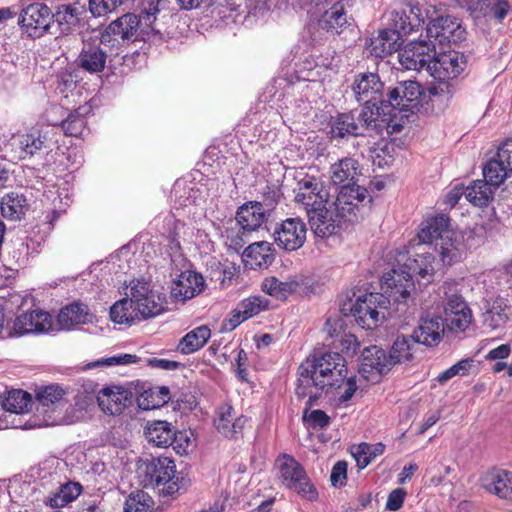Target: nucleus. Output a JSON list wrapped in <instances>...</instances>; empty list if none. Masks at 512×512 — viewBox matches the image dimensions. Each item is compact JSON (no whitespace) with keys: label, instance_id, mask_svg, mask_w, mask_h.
<instances>
[{"label":"nucleus","instance_id":"f3484780","mask_svg":"<svg viewBox=\"0 0 512 512\" xmlns=\"http://www.w3.org/2000/svg\"><path fill=\"white\" fill-rule=\"evenodd\" d=\"M132 303L136 306L141 319L158 315L163 311V302L158 293L151 289L149 282L137 280L131 286Z\"/></svg>","mask_w":512,"mask_h":512},{"label":"nucleus","instance_id":"37998d69","mask_svg":"<svg viewBox=\"0 0 512 512\" xmlns=\"http://www.w3.org/2000/svg\"><path fill=\"white\" fill-rule=\"evenodd\" d=\"M490 482L487 489L493 494L503 499H509L512 496V472L507 470H493L489 474Z\"/></svg>","mask_w":512,"mask_h":512},{"label":"nucleus","instance_id":"0e129e2a","mask_svg":"<svg viewBox=\"0 0 512 512\" xmlns=\"http://www.w3.org/2000/svg\"><path fill=\"white\" fill-rule=\"evenodd\" d=\"M496 157L503 163L509 172H512V140L503 142L496 153Z\"/></svg>","mask_w":512,"mask_h":512},{"label":"nucleus","instance_id":"7c9ffc66","mask_svg":"<svg viewBox=\"0 0 512 512\" xmlns=\"http://www.w3.org/2000/svg\"><path fill=\"white\" fill-rule=\"evenodd\" d=\"M470 13L479 16H492L501 21L511 11L509 0H463Z\"/></svg>","mask_w":512,"mask_h":512},{"label":"nucleus","instance_id":"b1692460","mask_svg":"<svg viewBox=\"0 0 512 512\" xmlns=\"http://www.w3.org/2000/svg\"><path fill=\"white\" fill-rule=\"evenodd\" d=\"M10 145L14 156L20 160L31 158L38 151L50 147L47 135L39 131L14 136Z\"/></svg>","mask_w":512,"mask_h":512},{"label":"nucleus","instance_id":"8fccbe9b","mask_svg":"<svg viewBox=\"0 0 512 512\" xmlns=\"http://www.w3.org/2000/svg\"><path fill=\"white\" fill-rule=\"evenodd\" d=\"M508 173L509 170L506 169L496 156L490 159L483 167L484 180L493 185L494 188L499 187L504 182Z\"/></svg>","mask_w":512,"mask_h":512},{"label":"nucleus","instance_id":"f03ea898","mask_svg":"<svg viewBox=\"0 0 512 512\" xmlns=\"http://www.w3.org/2000/svg\"><path fill=\"white\" fill-rule=\"evenodd\" d=\"M298 374L295 393L298 398L308 397L307 409H310L323 392L341 386L347 375L346 361L338 352L315 355L300 365Z\"/></svg>","mask_w":512,"mask_h":512},{"label":"nucleus","instance_id":"a211bd4d","mask_svg":"<svg viewBox=\"0 0 512 512\" xmlns=\"http://www.w3.org/2000/svg\"><path fill=\"white\" fill-rule=\"evenodd\" d=\"M295 201L303 205L308 214L310 209L321 208L327 205L328 192L318 178L305 176L297 182Z\"/></svg>","mask_w":512,"mask_h":512},{"label":"nucleus","instance_id":"6e6d98bb","mask_svg":"<svg viewBox=\"0 0 512 512\" xmlns=\"http://www.w3.org/2000/svg\"><path fill=\"white\" fill-rule=\"evenodd\" d=\"M86 128V120L82 113L78 110L70 113L68 117L62 121V129L66 135L80 137Z\"/></svg>","mask_w":512,"mask_h":512},{"label":"nucleus","instance_id":"c756f323","mask_svg":"<svg viewBox=\"0 0 512 512\" xmlns=\"http://www.w3.org/2000/svg\"><path fill=\"white\" fill-rule=\"evenodd\" d=\"M511 307L508 300L502 297L489 302L483 313V326L491 331L502 330L510 320Z\"/></svg>","mask_w":512,"mask_h":512},{"label":"nucleus","instance_id":"4468645a","mask_svg":"<svg viewBox=\"0 0 512 512\" xmlns=\"http://www.w3.org/2000/svg\"><path fill=\"white\" fill-rule=\"evenodd\" d=\"M51 9L42 3H32L24 7L18 19L21 29L32 38L41 37L53 22Z\"/></svg>","mask_w":512,"mask_h":512},{"label":"nucleus","instance_id":"a18cd8bd","mask_svg":"<svg viewBox=\"0 0 512 512\" xmlns=\"http://www.w3.org/2000/svg\"><path fill=\"white\" fill-rule=\"evenodd\" d=\"M416 343H413L411 336L400 335L394 340L389 351V361L394 367L397 364L410 362L413 359V349Z\"/></svg>","mask_w":512,"mask_h":512},{"label":"nucleus","instance_id":"dca6fc26","mask_svg":"<svg viewBox=\"0 0 512 512\" xmlns=\"http://www.w3.org/2000/svg\"><path fill=\"white\" fill-rule=\"evenodd\" d=\"M96 398L100 409L109 415H119L131 403V393L121 387L103 388L96 396L87 394L82 408H87Z\"/></svg>","mask_w":512,"mask_h":512},{"label":"nucleus","instance_id":"423d86ee","mask_svg":"<svg viewBox=\"0 0 512 512\" xmlns=\"http://www.w3.org/2000/svg\"><path fill=\"white\" fill-rule=\"evenodd\" d=\"M138 474L144 487L158 488L165 495H173L180 488L176 478V465L167 457L146 460L139 466Z\"/></svg>","mask_w":512,"mask_h":512},{"label":"nucleus","instance_id":"393cba45","mask_svg":"<svg viewBox=\"0 0 512 512\" xmlns=\"http://www.w3.org/2000/svg\"><path fill=\"white\" fill-rule=\"evenodd\" d=\"M52 327V318L48 312L34 310L19 315L13 323L14 335L47 332Z\"/></svg>","mask_w":512,"mask_h":512},{"label":"nucleus","instance_id":"09e8293b","mask_svg":"<svg viewBox=\"0 0 512 512\" xmlns=\"http://www.w3.org/2000/svg\"><path fill=\"white\" fill-rule=\"evenodd\" d=\"M407 6L412 23L416 28L424 24L426 20L432 21L438 16L437 7L425 1L410 2Z\"/></svg>","mask_w":512,"mask_h":512},{"label":"nucleus","instance_id":"e433bc0d","mask_svg":"<svg viewBox=\"0 0 512 512\" xmlns=\"http://www.w3.org/2000/svg\"><path fill=\"white\" fill-rule=\"evenodd\" d=\"M363 357V370H375L379 374H386L393 366L389 361V354L378 346L366 347L362 352Z\"/></svg>","mask_w":512,"mask_h":512},{"label":"nucleus","instance_id":"f8f14e48","mask_svg":"<svg viewBox=\"0 0 512 512\" xmlns=\"http://www.w3.org/2000/svg\"><path fill=\"white\" fill-rule=\"evenodd\" d=\"M435 55V43L427 38L409 42L399 51L398 59L406 70L426 71L429 74Z\"/></svg>","mask_w":512,"mask_h":512},{"label":"nucleus","instance_id":"338daca9","mask_svg":"<svg viewBox=\"0 0 512 512\" xmlns=\"http://www.w3.org/2000/svg\"><path fill=\"white\" fill-rule=\"evenodd\" d=\"M138 361V357L132 354H120L117 356H112L108 358H104L98 361V364L114 366V365H126L131 363H136Z\"/></svg>","mask_w":512,"mask_h":512},{"label":"nucleus","instance_id":"473e14b6","mask_svg":"<svg viewBox=\"0 0 512 512\" xmlns=\"http://www.w3.org/2000/svg\"><path fill=\"white\" fill-rule=\"evenodd\" d=\"M403 40L397 30H381L377 37L370 40V53L377 58H384L394 52L400 51L399 48Z\"/></svg>","mask_w":512,"mask_h":512},{"label":"nucleus","instance_id":"bb28decb","mask_svg":"<svg viewBox=\"0 0 512 512\" xmlns=\"http://www.w3.org/2000/svg\"><path fill=\"white\" fill-rule=\"evenodd\" d=\"M269 216L270 211L262 203L254 201L238 208L236 221L243 231L252 232L259 229Z\"/></svg>","mask_w":512,"mask_h":512},{"label":"nucleus","instance_id":"bf43d9fd","mask_svg":"<svg viewBox=\"0 0 512 512\" xmlns=\"http://www.w3.org/2000/svg\"><path fill=\"white\" fill-rule=\"evenodd\" d=\"M121 0H89V10L94 17H100L113 11Z\"/></svg>","mask_w":512,"mask_h":512},{"label":"nucleus","instance_id":"9d476101","mask_svg":"<svg viewBox=\"0 0 512 512\" xmlns=\"http://www.w3.org/2000/svg\"><path fill=\"white\" fill-rule=\"evenodd\" d=\"M65 391L58 384H51L39 388L37 391L38 414L43 416L45 426H55L67 423L64 410L67 402L64 399Z\"/></svg>","mask_w":512,"mask_h":512},{"label":"nucleus","instance_id":"79ce46f5","mask_svg":"<svg viewBox=\"0 0 512 512\" xmlns=\"http://www.w3.org/2000/svg\"><path fill=\"white\" fill-rule=\"evenodd\" d=\"M318 23L323 30L340 33V29L348 24L344 6L339 2L333 4L321 15Z\"/></svg>","mask_w":512,"mask_h":512},{"label":"nucleus","instance_id":"1a4fd4ad","mask_svg":"<svg viewBox=\"0 0 512 512\" xmlns=\"http://www.w3.org/2000/svg\"><path fill=\"white\" fill-rule=\"evenodd\" d=\"M352 96L364 107L375 108L374 112H385L386 100H383L384 84L375 72L357 73L350 86Z\"/></svg>","mask_w":512,"mask_h":512},{"label":"nucleus","instance_id":"ddd939ff","mask_svg":"<svg viewBox=\"0 0 512 512\" xmlns=\"http://www.w3.org/2000/svg\"><path fill=\"white\" fill-rule=\"evenodd\" d=\"M466 31L457 18L437 16L426 28V38L441 47L458 44L465 39Z\"/></svg>","mask_w":512,"mask_h":512},{"label":"nucleus","instance_id":"c85d7f7f","mask_svg":"<svg viewBox=\"0 0 512 512\" xmlns=\"http://www.w3.org/2000/svg\"><path fill=\"white\" fill-rule=\"evenodd\" d=\"M93 321V314L88 306L82 302H72L61 308L57 323L61 329L70 330L78 325H84Z\"/></svg>","mask_w":512,"mask_h":512},{"label":"nucleus","instance_id":"ea45409f","mask_svg":"<svg viewBox=\"0 0 512 512\" xmlns=\"http://www.w3.org/2000/svg\"><path fill=\"white\" fill-rule=\"evenodd\" d=\"M269 300L261 296H251L242 300L234 310L235 324L239 325L244 320L259 314L268 308Z\"/></svg>","mask_w":512,"mask_h":512},{"label":"nucleus","instance_id":"69168bd1","mask_svg":"<svg viewBox=\"0 0 512 512\" xmlns=\"http://www.w3.org/2000/svg\"><path fill=\"white\" fill-rule=\"evenodd\" d=\"M406 491L403 488H397L391 491L386 502V509L396 511L400 509L404 503Z\"/></svg>","mask_w":512,"mask_h":512},{"label":"nucleus","instance_id":"58836bf2","mask_svg":"<svg viewBox=\"0 0 512 512\" xmlns=\"http://www.w3.org/2000/svg\"><path fill=\"white\" fill-rule=\"evenodd\" d=\"M495 189L486 180H476L465 188V198L474 206L484 207L493 199Z\"/></svg>","mask_w":512,"mask_h":512},{"label":"nucleus","instance_id":"7ed1b4c3","mask_svg":"<svg viewBox=\"0 0 512 512\" xmlns=\"http://www.w3.org/2000/svg\"><path fill=\"white\" fill-rule=\"evenodd\" d=\"M347 189L338 194L335 202L329 205L310 209L307 214L308 222L315 236L328 238L335 235L343 223H355L362 219L365 211H362L357 203L348 202Z\"/></svg>","mask_w":512,"mask_h":512},{"label":"nucleus","instance_id":"412c9836","mask_svg":"<svg viewBox=\"0 0 512 512\" xmlns=\"http://www.w3.org/2000/svg\"><path fill=\"white\" fill-rule=\"evenodd\" d=\"M205 286V280L200 273L184 271L171 284V298L176 302L185 303L202 293Z\"/></svg>","mask_w":512,"mask_h":512},{"label":"nucleus","instance_id":"2f4dec72","mask_svg":"<svg viewBox=\"0 0 512 512\" xmlns=\"http://www.w3.org/2000/svg\"><path fill=\"white\" fill-rule=\"evenodd\" d=\"M462 236L450 229L444 232L439 241H436L434 250L438 253L441 261L445 265H451L461 258Z\"/></svg>","mask_w":512,"mask_h":512},{"label":"nucleus","instance_id":"cd10ccee","mask_svg":"<svg viewBox=\"0 0 512 512\" xmlns=\"http://www.w3.org/2000/svg\"><path fill=\"white\" fill-rule=\"evenodd\" d=\"M276 251L273 244L259 241L250 244L243 252V260L250 269L268 268L275 260Z\"/></svg>","mask_w":512,"mask_h":512},{"label":"nucleus","instance_id":"f257e3e1","mask_svg":"<svg viewBox=\"0 0 512 512\" xmlns=\"http://www.w3.org/2000/svg\"><path fill=\"white\" fill-rule=\"evenodd\" d=\"M401 275L392 278H383V294L369 293L359 296L354 302L350 299L341 305L340 311L346 317H353L355 322L363 329H373L378 326L385 314L381 311L387 309V305H396L395 313L401 317L408 311L413 283L408 279L402 284Z\"/></svg>","mask_w":512,"mask_h":512},{"label":"nucleus","instance_id":"a19ab883","mask_svg":"<svg viewBox=\"0 0 512 512\" xmlns=\"http://www.w3.org/2000/svg\"><path fill=\"white\" fill-rule=\"evenodd\" d=\"M27 207L26 197L16 192L6 194L0 202L2 216L10 220H19L25 214Z\"/></svg>","mask_w":512,"mask_h":512},{"label":"nucleus","instance_id":"6ab92c4d","mask_svg":"<svg viewBox=\"0 0 512 512\" xmlns=\"http://www.w3.org/2000/svg\"><path fill=\"white\" fill-rule=\"evenodd\" d=\"M467 67L466 56L457 51L436 53L429 75L434 79L453 80L461 75Z\"/></svg>","mask_w":512,"mask_h":512},{"label":"nucleus","instance_id":"13d9d810","mask_svg":"<svg viewBox=\"0 0 512 512\" xmlns=\"http://www.w3.org/2000/svg\"><path fill=\"white\" fill-rule=\"evenodd\" d=\"M471 362L472 361L469 360V359H464V360H461V361L457 362L456 364H454L450 368H448L445 371L441 372L437 376V381L440 384H444L445 382H447L448 380H450L451 378H453L456 375H459V374L465 375L466 372L468 371V369L471 367Z\"/></svg>","mask_w":512,"mask_h":512},{"label":"nucleus","instance_id":"c03bdc74","mask_svg":"<svg viewBox=\"0 0 512 512\" xmlns=\"http://www.w3.org/2000/svg\"><path fill=\"white\" fill-rule=\"evenodd\" d=\"M110 319L116 324L127 325L132 324L136 320H142L139 312L136 310V306L132 303V297L117 301L110 308Z\"/></svg>","mask_w":512,"mask_h":512},{"label":"nucleus","instance_id":"052dcab7","mask_svg":"<svg viewBox=\"0 0 512 512\" xmlns=\"http://www.w3.org/2000/svg\"><path fill=\"white\" fill-rule=\"evenodd\" d=\"M234 415L231 406H226L221 409L218 419L215 420L217 430L223 435H231L230 426L233 422Z\"/></svg>","mask_w":512,"mask_h":512},{"label":"nucleus","instance_id":"c9c22d12","mask_svg":"<svg viewBox=\"0 0 512 512\" xmlns=\"http://www.w3.org/2000/svg\"><path fill=\"white\" fill-rule=\"evenodd\" d=\"M449 230V218L446 215L440 214L422 223L418 238L423 244L435 245L444 232Z\"/></svg>","mask_w":512,"mask_h":512},{"label":"nucleus","instance_id":"a878e982","mask_svg":"<svg viewBox=\"0 0 512 512\" xmlns=\"http://www.w3.org/2000/svg\"><path fill=\"white\" fill-rule=\"evenodd\" d=\"M308 279L303 275H295L286 281H281L277 277H266L261 283V289L264 293L279 299H287L289 295L297 292L300 288L307 286Z\"/></svg>","mask_w":512,"mask_h":512},{"label":"nucleus","instance_id":"3c124183","mask_svg":"<svg viewBox=\"0 0 512 512\" xmlns=\"http://www.w3.org/2000/svg\"><path fill=\"white\" fill-rule=\"evenodd\" d=\"M30 403L31 396L29 393L22 390H12L2 401V406L6 411L19 414L27 411Z\"/></svg>","mask_w":512,"mask_h":512},{"label":"nucleus","instance_id":"5fc2aeb1","mask_svg":"<svg viewBox=\"0 0 512 512\" xmlns=\"http://www.w3.org/2000/svg\"><path fill=\"white\" fill-rule=\"evenodd\" d=\"M83 9L84 7H77L75 4H62L57 7V10L53 15L59 25H66L69 27L78 22L79 15L82 13Z\"/></svg>","mask_w":512,"mask_h":512},{"label":"nucleus","instance_id":"2eb2a0df","mask_svg":"<svg viewBox=\"0 0 512 512\" xmlns=\"http://www.w3.org/2000/svg\"><path fill=\"white\" fill-rule=\"evenodd\" d=\"M306 225L299 218H288L277 224L274 232V242L285 251L300 249L306 240Z\"/></svg>","mask_w":512,"mask_h":512},{"label":"nucleus","instance_id":"39448f33","mask_svg":"<svg viewBox=\"0 0 512 512\" xmlns=\"http://www.w3.org/2000/svg\"><path fill=\"white\" fill-rule=\"evenodd\" d=\"M329 174L332 183L340 186L338 194H341L345 188H348V202L357 203V206L362 211L370 208L372 203L371 195L365 187L357 185L358 178L361 175L358 160L352 157H344L331 165Z\"/></svg>","mask_w":512,"mask_h":512},{"label":"nucleus","instance_id":"864d4df0","mask_svg":"<svg viewBox=\"0 0 512 512\" xmlns=\"http://www.w3.org/2000/svg\"><path fill=\"white\" fill-rule=\"evenodd\" d=\"M411 15L408 12V7L400 11H394L391 13V30H397L399 36H403L411 33L416 29V26L412 23Z\"/></svg>","mask_w":512,"mask_h":512},{"label":"nucleus","instance_id":"72a5a7b5","mask_svg":"<svg viewBox=\"0 0 512 512\" xmlns=\"http://www.w3.org/2000/svg\"><path fill=\"white\" fill-rule=\"evenodd\" d=\"M141 20L135 14H125L115 21L111 22L105 30L106 39L113 36L125 40H135L137 38V29Z\"/></svg>","mask_w":512,"mask_h":512},{"label":"nucleus","instance_id":"5701e85b","mask_svg":"<svg viewBox=\"0 0 512 512\" xmlns=\"http://www.w3.org/2000/svg\"><path fill=\"white\" fill-rule=\"evenodd\" d=\"M105 35H102L99 43H86L77 57L76 63L79 68L89 73L102 72L106 67L107 51L102 47L109 42Z\"/></svg>","mask_w":512,"mask_h":512},{"label":"nucleus","instance_id":"4d7b16f0","mask_svg":"<svg viewBox=\"0 0 512 512\" xmlns=\"http://www.w3.org/2000/svg\"><path fill=\"white\" fill-rule=\"evenodd\" d=\"M435 80L436 82L428 88L430 95L439 97L441 101H448L454 93V85L450 82V79Z\"/></svg>","mask_w":512,"mask_h":512},{"label":"nucleus","instance_id":"f704fd0d","mask_svg":"<svg viewBox=\"0 0 512 512\" xmlns=\"http://www.w3.org/2000/svg\"><path fill=\"white\" fill-rule=\"evenodd\" d=\"M145 437L149 443L157 447L167 448L173 444L175 429L167 421L154 420L147 423Z\"/></svg>","mask_w":512,"mask_h":512},{"label":"nucleus","instance_id":"9b49d317","mask_svg":"<svg viewBox=\"0 0 512 512\" xmlns=\"http://www.w3.org/2000/svg\"><path fill=\"white\" fill-rule=\"evenodd\" d=\"M421 96V86L412 80L399 82L396 87L391 89L386 100L387 112L381 118L393 120V124L398 123L395 120L397 112H408L413 106H417ZM400 124V122H399ZM403 126V124L401 123Z\"/></svg>","mask_w":512,"mask_h":512},{"label":"nucleus","instance_id":"49530a36","mask_svg":"<svg viewBox=\"0 0 512 512\" xmlns=\"http://www.w3.org/2000/svg\"><path fill=\"white\" fill-rule=\"evenodd\" d=\"M82 491V486L77 482H67L59 487V490L45 501L51 507H64L75 500Z\"/></svg>","mask_w":512,"mask_h":512},{"label":"nucleus","instance_id":"aec40b11","mask_svg":"<svg viewBox=\"0 0 512 512\" xmlns=\"http://www.w3.org/2000/svg\"><path fill=\"white\" fill-rule=\"evenodd\" d=\"M434 256L429 252L419 253L413 259H408L405 265L400 270L393 269L391 273H388L384 278H392L395 275H401V283L404 284L409 279L413 283L414 290L415 285L413 282V276L418 275L421 279H425L426 283L432 281L434 272L433 267Z\"/></svg>","mask_w":512,"mask_h":512},{"label":"nucleus","instance_id":"4c0bfd02","mask_svg":"<svg viewBox=\"0 0 512 512\" xmlns=\"http://www.w3.org/2000/svg\"><path fill=\"white\" fill-rule=\"evenodd\" d=\"M210 337L211 330L208 326H198L181 338L177 349L184 355L192 354L201 349Z\"/></svg>","mask_w":512,"mask_h":512},{"label":"nucleus","instance_id":"20e7f679","mask_svg":"<svg viewBox=\"0 0 512 512\" xmlns=\"http://www.w3.org/2000/svg\"><path fill=\"white\" fill-rule=\"evenodd\" d=\"M383 130L388 134L400 132L402 125L393 124V120L387 121L380 117L379 112H374L370 107H363L356 115L354 111L341 113L331 121L330 135L333 139H343L350 136L380 135Z\"/></svg>","mask_w":512,"mask_h":512},{"label":"nucleus","instance_id":"680f3d73","mask_svg":"<svg viewBox=\"0 0 512 512\" xmlns=\"http://www.w3.org/2000/svg\"><path fill=\"white\" fill-rule=\"evenodd\" d=\"M347 479V463L338 461L332 468L330 480L333 486L342 487Z\"/></svg>","mask_w":512,"mask_h":512},{"label":"nucleus","instance_id":"e2e57ef3","mask_svg":"<svg viewBox=\"0 0 512 512\" xmlns=\"http://www.w3.org/2000/svg\"><path fill=\"white\" fill-rule=\"evenodd\" d=\"M308 410L309 409L306 407L305 414H307ZM304 418L307 419L313 427H318L321 429L327 427L330 424V417L320 409L311 411L308 416L304 415Z\"/></svg>","mask_w":512,"mask_h":512},{"label":"nucleus","instance_id":"0eeeda50","mask_svg":"<svg viewBox=\"0 0 512 512\" xmlns=\"http://www.w3.org/2000/svg\"><path fill=\"white\" fill-rule=\"evenodd\" d=\"M440 292L444 299L446 327L452 332H464L472 323L473 315L457 285L445 282Z\"/></svg>","mask_w":512,"mask_h":512},{"label":"nucleus","instance_id":"774afa93","mask_svg":"<svg viewBox=\"0 0 512 512\" xmlns=\"http://www.w3.org/2000/svg\"><path fill=\"white\" fill-rule=\"evenodd\" d=\"M159 393L161 394V399L158 401L152 400L151 402L145 397L143 399L138 400V405L143 410H150L157 407H160L162 404L166 403L169 399V389L167 387H160Z\"/></svg>","mask_w":512,"mask_h":512},{"label":"nucleus","instance_id":"de8ad7c7","mask_svg":"<svg viewBox=\"0 0 512 512\" xmlns=\"http://www.w3.org/2000/svg\"><path fill=\"white\" fill-rule=\"evenodd\" d=\"M385 445L382 443H361L353 448L352 454L359 468L367 467L377 456L382 455Z\"/></svg>","mask_w":512,"mask_h":512},{"label":"nucleus","instance_id":"603ef678","mask_svg":"<svg viewBox=\"0 0 512 512\" xmlns=\"http://www.w3.org/2000/svg\"><path fill=\"white\" fill-rule=\"evenodd\" d=\"M154 501L144 491L132 492L125 501L124 512H151Z\"/></svg>","mask_w":512,"mask_h":512},{"label":"nucleus","instance_id":"6e6552de","mask_svg":"<svg viewBox=\"0 0 512 512\" xmlns=\"http://www.w3.org/2000/svg\"><path fill=\"white\" fill-rule=\"evenodd\" d=\"M276 465L279 470V477L286 488L293 490L309 501L317 499L316 488L311 483L302 465L294 457L289 454H282L276 459Z\"/></svg>","mask_w":512,"mask_h":512},{"label":"nucleus","instance_id":"4be33fe9","mask_svg":"<svg viewBox=\"0 0 512 512\" xmlns=\"http://www.w3.org/2000/svg\"><path fill=\"white\" fill-rule=\"evenodd\" d=\"M445 324L437 315H427L420 318L418 326L414 329L411 338L413 343L427 347L437 346L444 335Z\"/></svg>","mask_w":512,"mask_h":512}]
</instances>
